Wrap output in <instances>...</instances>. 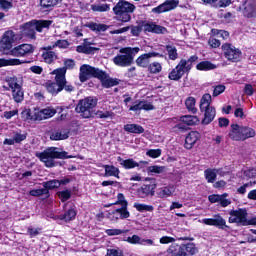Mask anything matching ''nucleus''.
Masks as SVG:
<instances>
[{
	"instance_id": "nucleus-1",
	"label": "nucleus",
	"mask_w": 256,
	"mask_h": 256,
	"mask_svg": "<svg viewBox=\"0 0 256 256\" xmlns=\"http://www.w3.org/2000/svg\"><path fill=\"white\" fill-rule=\"evenodd\" d=\"M58 149L57 147H50L43 152H37L36 157L48 168L56 167L55 159H73V156L68 155L65 151L59 152Z\"/></svg>"
},
{
	"instance_id": "nucleus-2",
	"label": "nucleus",
	"mask_w": 256,
	"mask_h": 256,
	"mask_svg": "<svg viewBox=\"0 0 256 256\" xmlns=\"http://www.w3.org/2000/svg\"><path fill=\"white\" fill-rule=\"evenodd\" d=\"M139 51H141L139 47H127L120 49L121 54H118L113 58L114 65H117L118 67H131L135 56Z\"/></svg>"
},
{
	"instance_id": "nucleus-3",
	"label": "nucleus",
	"mask_w": 256,
	"mask_h": 256,
	"mask_svg": "<svg viewBox=\"0 0 256 256\" xmlns=\"http://www.w3.org/2000/svg\"><path fill=\"white\" fill-rule=\"evenodd\" d=\"M53 21L51 20H32L23 25V35L29 39H35V31L42 33L44 29H49Z\"/></svg>"
},
{
	"instance_id": "nucleus-4",
	"label": "nucleus",
	"mask_w": 256,
	"mask_h": 256,
	"mask_svg": "<svg viewBox=\"0 0 256 256\" xmlns=\"http://www.w3.org/2000/svg\"><path fill=\"white\" fill-rule=\"evenodd\" d=\"M116 20L122 23H129L131 21V13L135 11V5L125 0H119V2L113 7Z\"/></svg>"
},
{
	"instance_id": "nucleus-5",
	"label": "nucleus",
	"mask_w": 256,
	"mask_h": 256,
	"mask_svg": "<svg viewBox=\"0 0 256 256\" xmlns=\"http://www.w3.org/2000/svg\"><path fill=\"white\" fill-rule=\"evenodd\" d=\"M54 75L56 82L46 83L48 93H51V95H57L58 93H61L63 89L66 93H73V91H75V86L69 84L67 82V78H63V76H59V74Z\"/></svg>"
},
{
	"instance_id": "nucleus-6",
	"label": "nucleus",
	"mask_w": 256,
	"mask_h": 256,
	"mask_svg": "<svg viewBox=\"0 0 256 256\" xmlns=\"http://www.w3.org/2000/svg\"><path fill=\"white\" fill-rule=\"evenodd\" d=\"M211 101V94H204L200 100V111L204 113L202 125L213 123L215 115H217L215 107L211 106Z\"/></svg>"
},
{
	"instance_id": "nucleus-7",
	"label": "nucleus",
	"mask_w": 256,
	"mask_h": 256,
	"mask_svg": "<svg viewBox=\"0 0 256 256\" xmlns=\"http://www.w3.org/2000/svg\"><path fill=\"white\" fill-rule=\"evenodd\" d=\"M229 137L232 139V141H247V139L255 137V130H253L251 127L231 124Z\"/></svg>"
},
{
	"instance_id": "nucleus-8",
	"label": "nucleus",
	"mask_w": 256,
	"mask_h": 256,
	"mask_svg": "<svg viewBox=\"0 0 256 256\" xmlns=\"http://www.w3.org/2000/svg\"><path fill=\"white\" fill-rule=\"evenodd\" d=\"M97 107V98L86 97L79 100L75 111L79 113L84 119L93 117V109Z\"/></svg>"
},
{
	"instance_id": "nucleus-9",
	"label": "nucleus",
	"mask_w": 256,
	"mask_h": 256,
	"mask_svg": "<svg viewBox=\"0 0 256 256\" xmlns=\"http://www.w3.org/2000/svg\"><path fill=\"white\" fill-rule=\"evenodd\" d=\"M56 113L57 110H55V108L47 107L42 110H26L22 112V115L26 121H43V119H51V117H53Z\"/></svg>"
},
{
	"instance_id": "nucleus-10",
	"label": "nucleus",
	"mask_w": 256,
	"mask_h": 256,
	"mask_svg": "<svg viewBox=\"0 0 256 256\" xmlns=\"http://www.w3.org/2000/svg\"><path fill=\"white\" fill-rule=\"evenodd\" d=\"M104 75L105 74H103V71L99 68L83 64L80 67L79 80L81 81V83H85V81H88L90 77H95L96 79H103Z\"/></svg>"
},
{
	"instance_id": "nucleus-11",
	"label": "nucleus",
	"mask_w": 256,
	"mask_h": 256,
	"mask_svg": "<svg viewBox=\"0 0 256 256\" xmlns=\"http://www.w3.org/2000/svg\"><path fill=\"white\" fill-rule=\"evenodd\" d=\"M16 39L15 32L12 30L6 31L0 40V53H3V55H11L13 43H15Z\"/></svg>"
},
{
	"instance_id": "nucleus-12",
	"label": "nucleus",
	"mask_w": 256,
	"mask_h": 256,
	"mask_svg": "<svg viewBox=\"0 0 256 256\" xmlns=\"http://www.w3.org/2000/svg\"><path fill=\"white\" fill-rule=\"evenodd\" d=\"M230 217L228 218L229 223H236L237 225L247 226L249 220H247V209L239 208L237 210L229 211Z\"/></svg>"
},
{
	"instance_id": "nucleus-13",
	"label": "nucleus",
	"mask_w": 256,
	"mask_h": 256,
	"mask_svg": "<svg viewBox=\"0 0 256 256\" xmlns=\"http://www.w3.org/2000/svg\"><path fill=\"white\" fill-rule=\"evenodd\" d=\"M222 51L224 53V57L228 61H231L232 63H237L241 61V50H239L232 44H229V43L223 44Z\"/></svg>"
},
{
	"instance_id": "nucleus-14",
	"label": "nucleus",
	"mask_w": 256,
	"mask_h": 256,
	"mask_svg": "<svg viewBox=\"0 0 256 256\" xmlns=\"http://www.w3.org/2000/svg\"><path fill=\"white\" fill-rule=\"evenodd\" d=\"M187 62H185V59H182L178 65L169 73V79L171 81H179L181 77H183L186 73H189L191 71L190 66H186Z\"/></svg>"
},
{
	"instance_id": "nucleus-15",
	"label": "nucleus",
	"mask_w": 256,
	"mask_h": 256,
	"mask_svg": "<svg viewBox=\"0 0 256 256\" xmlns=\"http://www.w3.org/2000/svg\"><path fill=\"white\" fill-rule=\"evenodd\" d=\"M35 51V47L31 44H22L14 47L11 50V54L13 57H25V55H31Z\"/></svg>"
},
{
	"instance_id": "nucleus-16",
	"label": "nucleus",
	"mask_w": 256,
	"mask_h": 256,
	"mask_svg": "<svg viewBox=\"0 0 256 256\" xmlns=\"http://www.w3.org/2000/svg\"><path fill=\"white\" fill-rule=\"evenodd\" d=\"M179 5V0H166L164 3L160 4L158 7L152 9V13L161 14L167 13V11H173Z\"/></svg>"
},
{
	"instance_id": "nucleus-17",
	"label": "nucleus",
	"mask_w": 256,
	"mask_h": 256,
	"mask_svg": "<svg viewBox=\"0 0 256 256\" xmlns=\"http://www.w3.org/2000/svg\"><path fill=\"white\" fill-rule=\"evenodd\" d=\"M153 57H164V55L158 52H149L142 54L136 59V65L145 69L149 67V63H151V58Z\"/></svg>"
},
{
	"instance_id": "nucleus-18",
	"label": "nucleus",
	"mask_w": 256,
	"mask_h": 256,
	"mask_svg": "<svg viewBox=\"0 0 256 256\" xmlns=\"http://www.w3.org/2000/svg\"><path fill=\"white\" fill-rule=\"evenodd\" d=\"M227 197H229L227 193L221 195L212 194L208 196V200L210 203H218L220 207H229V205H231V199H227Z\"/></svg>"
},
{
	"instance_id": "nucleus-19",
	"label": "nucleus",
	"mask_w": 256,
	"mask_h": 256,
	"mask_svg": "<svg viewBox=\"0 0 256 256\" xmlns=\"http://www.w3.org/2000/svg\"><path fill=\"white\" fill-rule=\"evenodd\" d=\"M117 161L120 162V165L124 169H135V167H143L142 165H149V162L147 161L136 162L133 158L123 160L121 156L117 158Z\"/></svg>"
},
{
	"instance_id": "nucleus-20",
	"label": "nucleus",
	"mask_w": 256,
	"mask_h": 256,
	"mask_svg": "<svg viewBox=\"0 0 256 256\" xmlns=\"http://www.w3.org/2000/svg\"><path fill=\"white\" fill-rule=\"evenodd\" d=\"M153 111L155 107L153 104L147 102V101H140L137 100L136 102L133 103L132 106L129 107V111H134V113H139V111Z\"/></svg>"
},
{
	"instance_id": "nucleus-21",
	"label": "nucleus",
	"mask_w": 256,
	"mask_h": 256,
	"mask_svg": "<svg viewBox=\"0 0 256 256\" xmlns=\"http://www.w3.org/2000/svg\"><path fill=\"white\" fill-rule=\"evenodd\" d=\"M74 67H75V60L66 59L64 60V67L53 70L51 72V75H58L66 79L65 75H67V69H73Z\"/></svg>"
},
{
	"instance_id": "nucleus-22",
	"label": "nucleus",
	"mask_w": 256,
	"mask_h": 256,
	"mask_svg": "<svg viewBox=\"0 0 256 256\" xmlns=\"http://www.w3.org/2000/svg\"><path fill=\"white\" fill-rule=\"evenodd\" d=\"M157 185L155 183L144 184L140 189H138V196L141 199H145V197H149V195H155V189Z\"/></svg>"
},
{
	"instance_id": "nucleus-23",
	"label": "nucleus",
	"mask_w": 256,
	"mask_h": 256,
	"mask_svg": "<svg viewBox=\"0 0 256 256\" xmlns=\"http://www.w3.org/2000/svg\"><path fill=\"white\" fill-rule=\"evenodd\" d=\"M130 214L125 208H118L108 214L110 221H119V219H129Z\"/></svg>"
},
{
	"instance_id": "nucleus-24",
	"label": "nucleus",
	"mask_w": 256,
	"mask_h": 256,
	"mask_svg": "<svg viewBox=\"0 0 256 256\" xmlns=\"http://www.w3.org/2000/svg\"><path fill=\"white\" fill-rule=\"evenodd\" d=\"M167 253L170 256H187V252H185V244H172L168 248Z\"/></svg>"
},
{
	"instance_id": "nucleus-25",
	"label": "nucleus",
	"mask_w": 256,
	"mask_h": 256,
	"mask_svg": "<svg viewBox=\"0 0 256 256\" xmlns=\"http://www.w3.org/2000/svg\"><path fill=\"white\" fill-rule=\"evenodd\" d=\"M51 141H65L69 139V130L67 129H58L54 130L50 134Z\"/></svg>"
},
{
	"instance_id": "nucleus-26",
	"label": "nucleus",
	"mask_w": 256,
	"mask_h": 256,
	"mask_svg": "<svg viewBox=\"0 0 256 256\" xmlns=\"http://www.w3.org/2000/svg\"><path fill=\"white\" fill-rule=\"evenodd\" d=\"M200 134L197 131L190 132L185 139L184 147L186 149H193V145L199 141Z\"/></svg>"
},
{
	"instance_id": "nucleus-27",
	"label": "nucleus",
	"mask_w": 256,
	"mask_h": 256,
	"mask_svg": "<svg viewBox=\"0 0 256 256\" xmlns=\"http://www.w3.org/2000/svg\"><path fill=\"white\" fill-rule=\"evenodd\" d=\"M103 77L98 78L101 82L103 87L109 89V87H115V85H119V81L117 79L109 78L107 73L103 72Z\"/></svg>"
},
{
	"instance_id": "nucleus-28",
	"label": "nucleus",
	"mask_w": 256,
	"mask_h": 256,
	"mask_svg": "<svg viewBox=\"0 0 256 256\" xmlns=\"http://www.w3.org/2000/svg\"><path fill=\"white\" fill-rule=\"evenodd\" d=\"M124 131H127V133H135L137 135L145 133V129L139 124H126L124 125Z\"/></svg>"
},
{
	"instance_id": "nucleus-29",
	"label": "nucleus",
	"mask_w": 256,
	"mask_h": 256,
	"mask_svg": "<svg viewBox=\"0 0 256 256\" xmlns=\"http://www.w3.org/2000/svg\"><path fill=\"white\" fill-rule=\"evenodd\" d=\"M23 63H27V61H22L17 58H11V59L1 58L0 59V67L23 65Z\"/></svg>"
},
{
	"instance_id": "nucleus-30",
	"label": "nucleus",
	"mask_w": 256,
	"mask_h": 256,
	"mask_svg": "<svg viewBox=\"0 0 256 256\" xmlns=\"http://www.w3.org/2000/svg\"><path fill=\"white\" fill-rule=\"evenodd\" d=\"M42 59L44 60L45 63H47L48 65H51L55 63V61H57L58 59L57 53L53 51H45L42 53Z\"/></svg>"
},
{
	"instance_id": "nucleus-31",
	"label": "nucleus",
	"mask_w": 256,
	"mask_h": 256,
	"mask_svg": "<svg viewBox=\"0 0 256 256\" xmlns=\"http://www.w3.org/2000/svg\"><path fill=\"white\" fill-rule=\"evenodd\" d=\"M103 168L105 169V177H117L119 179V168L113 165H104Z\"/></svg>"
},
{
	"instance_id": "nucleus-32",
	"label": "nucleus",
	"mask_w": 256,
	"mask_h": 256,
	"mask_svg": "<svg viewBox=\"0 0 256 256\" xmlns=\"http://www.w3.org/2000/svg\"><path fill=\"white\" fill-rule=\"evenodd\" d=\"M221 170L208 168L204 171L205 179L208 183H215L217 179V173Z\"/></svg>"
},
{
	"instance_id": "nucleus-33",
	"label": "nucleus",
	"mask_w": 256,
	"mask_h": 256,
	"mask_svg": "<svg viewBox=\"0 0 256 256\" xmlns=\"http://www.w3.org/2000/svg\"><path fill=\"white\" fill-rule=\"evenodd\" d=\"M85 27H88L91 31H95L96 33L104 32L106 29H109V26L106 24H98L94 22H89L85 25Z\"/></svg>"
},
{
	"instance_id": "nucleus-34",
	"label": "nucleus",
	"mask_w": 256,
	"mask_h": 256,
	"mask_svg": "<svg viewBox=\"0 0 256 256\" xmlns=\"http://www.w3.org/2000/svg\"><path fill=\"white\" fill-rule=\"evenodd\" d=\"M29 195H31V197H43L44 196L45 199H49V190H47L45 188L34 189L29 192Z\"/></svg>"
},
{
	"instance_id": "nucleus-35",
	"label": "nucleus",
	"mask_w": 256,
	"mask_h": 256,
	"mask_svg": "<svg viewBox=\"0 0 256 256\" xmlns=\"http://www.w3.org/2000/svg\"><path fill=\"white\" fill-rule=\"evenodd\" d=\"M217 66L215 64L209 62V61H202L199 64H197L196 68L198 71H211L213 69H216Z\"/></svg>"
},
{
	"instance_id": "nucleus-36",
	"label": "nucleus",
	"mask_w": 256,
	"mask_h": 256,
	"mask_svg": "<svg viewBox=\"0 0 256 256\" xmlns=\"http://www.w3.org/2000/svg\"><path fill=\"white\" fill-rule=\"evenodd\" d=\"M214 227H218V229H229V226L227 225V221L219 215L214 217Z\"/></svg>"
},
{
	"instance_id": "nucleus-37",
	"label": "nucleus",
	"mask_w": 256,
	"mask_h": 256,
	"mask_svg": "<svg viewBox=\"0 0 256 256\" xmlns=\"http://www.w3.org/2000/svg\"><path fill=\"white\" fill-rule=\"evenodd\" d=\"M180 121H182V123H184V125H197L199 118H197V116H191V115H186V116H182L180 118Z\"/></svg>"
},
{
	"instance_id": "nucleus-38",
	"label": "nucleus",
	"mask_w": 256,
	"mask_h": 256,
	"mask_svg": "<svg viewBox=\"0 0 256 256\" xmlns=\"http://www.w3.org/2000/svg\"><path fill=\"white\" fill-rule=\"evenodd\" d=\"M91 9L94 12L98 13H105L111 9L109 4H103V3H98V4H92Z\"/></svg>"
},
{
	"instance_id": "nucleus-39",
	"label": "nucleus",
	"mask_w": 256,
	"mask_h": 256,
	"mask_svg": "<svg viewBox=\"0 0 256 256\" xmlns=\"http://www.w3.org/2000/svg\"><path fill=\"white\" fill-rule=\"evenodd\" d=\"M75 217H77V212L75 211V209H69L66 213L60 215L59 219H61V221H73V219H75Z\"/></svg>"
},
{
	"instance_id": "nucleus-40",
	"label": "nucleus",
	"mask_w": 256,
	"mask_h": 256,
	"mask_svg": "<svg viewBox=\"0 0 256 256\" xmlns=\"http://www.w3.org/2000/svg\"><path fill=\"white\" fill-rule=\"evenodd\" d=\"M42 185H43L44 189L49 191V190H53V189H59V187H61V182H59V180H50L47 182H43Z\"/></svg>"
},
{
	"instance_id": "nucleus-41",
	"label": "nucleus",
	"mask_w": 256,
	"mask_h": 256,
	"mask_svg": "<svg viewBox=\"0 0 256 256\" xmlns=\"http://www.w3.org/2000/svg\"><path fill=\"white\" fill-rule=\"evenodd\" d=\"M198 252H199V249L195 247V244L193 243L184 244V253H186V256L197 255Z\"/></svg>"
},
{
	"instance_id": "nucleus-42",
	"label": "nucleus",
	"mask_w": 256,
	"mask_h": 256,
	"mask_svg": "<svg viewBox=\"0 0 256 256\" xmlns=\"http://www.w3.org/2000/svg\"><path fill=\"white\" fill-rule=\"evenodd\" d=\"M12 97L16 103H21L23 101L25 94L23 93V88H16V90H12Z\"/></svg>"
},
{
	"instance_id": "nucleus-43",
	"label": "nucleus",
	"mask_w": 256,
	"mask_h": 256,
	"mask_svg": "<svg viewBox=\"0 0 256 256\" xmlns=\"http://www.w3.org/2000/svg\"><path fill=\"white\" fill-rule=\"evenodd\" d=\"M166 51L168 53V57L171 61H175L178 59L179 54L177 53V48L173 45H166Z\"/></svg>"
},
{
	"instance_id": "nucleus-44",
	"label": "nucleus",
	"mask_w": 256,
	"mask_h": 256,
	"mask_svg": "<svg viewBox=\"0 0 256 256\" xmlns=\"http://www.w3.org/2000/svg\"><path fill=\"white\" fill-rule=\"evenodd\" d=\"M98 49L91 46L80 45L77 46L76 51L77 53H84L85 55H91L93 52L97 51Z\"/></svg>"
},
{
	"instance_id": "nucleus-45",
	"label": "nucleus",
	"mask_w": 256,
	"mask_h": 256,
	"mask_svg": "<svg viewBox=\"0 0 256 256\" xmlns=\"http://www.w3.org/2000/svg\"><path fill=\"white\" fill-rule=\"evenodd\" d=\"M112 204L107 205L106 207H111ZM113 205H121V209H127L128 202L125 200V195L123 193H119L117 195V201L113 203Z\"/></svg>"
},
{
	"instance_id": "nucleus-46",
	"label": "nucleus",
	"mask_w": 256,
	"mask_h": 256,
	"mask_svg": "<svg viewBox=\"0 0 256 256\" xmlns=\"http://www.w3.org/2000/svg\"><path fill=\"white\" fill-rule=\"evenodd\" d=\"M6 83L8 84L9 88L12 91H15L16 89L21 88V86L19 85V80L17 79V77H8V78H6Z\"/></svg>"
},
{
	"instance_id": "nucleus-47",
	"label": "nucleus",
	"mask_w": 256,
	"mask_h": 256,
	"mask_svg": "<svg viewBox=\"0 0 256 256\" xmlns=\"http://www.w3.org/2000/svg\"><path fill=\"white\" fill-rule=\"evenodd\" d=\"M175 193V188L173 186L164 187L160 192L159 195L163 199L165 197H171Z\"/></svg>"
},
{
	"instance_id": "nucleus-48",
	"label": "nucleus",
	"mask_w": 256,
	"mask_h": 256,
	"mask_svg": "<svg viewBox=\"0 0 256 256\" xmlns=\"http://www.w3.org/2000/svg\"><path fill=\"white\" fill-rule=\"evenodd\" d=\"M185 105L190 113H197V108H195V98L189 97L186 100Z\"/></svg>"
},
{
	"instance_id": "nucleus-49",
	"label": "nucleus",
	"mask_w": 256,
	"mask_h": 256,
	"mask_svg": "<svg viewBox=\"0 0 256 256\" xmlns=\"http://www.w3.org/2000/svg\"><path fill=\"white\" fill-rule=\"evenodd\" d=\"M115 113L111 111H97L96 116L98 119H113Z\"/></svg>"
},
{
	"instance_id": "nucleus-50",
	"label": "nucleus",
	"mask_w": 256,
	"mask_h": 256,
	"mask_svg": "<svg viewBox=\"0 0 256 256\" xmlns=\"http://www.w3.org/2000/svg\"><path fill=\"white\" fill-rule=\"evenodd\" d=\"M59 3V0H40L41 7L44 9H51V7H55Z\"/></svg>"
},
{
	"instance_id": "nucleus-51",
	"label": "nucleus",
	"mask_w": 256,
	"mask_h": 256,
	"mask_svg": "<svg viewBox=\"0 0 256 256\" xmlns=\"http://www.w3.org/2000/svg\"><path fill=\"white\" fill-rule=\"evenodd\" d=\"M161 69H162L161 63L159 62H153L148 65V70L150 71V73H154V74L161 73Z\"/></svg>"
},
{
	"instance_id": "nucleus-52",
	"label": "nucleus",
	"mask_w": 256,
	"mask_h": 256,
	"mask_svg": "<svg viewBox=\"0 0 256 256\" xmlns=\"http://www.w3.org/2000/svg\"><path fill=\"white\" fill-rule=\"evenodd\" d=\"M135 209H137V211H139L140 213H143V211H153V206L152 205H147V204H139V203H135L134 204Z\"/></svg>"
},
{
	"instance_id": "nucleus-53",
	"label": "nucleus",
	"mask_w": 256,
	"mask_h": 256,
	"mask_svg": "<svg viewBox=\"0 0 256 256\" xmlns=\"http://www.w3.org/2000/svg\"><path fill=\"white\" fill-rule=\"evenodd\" d=\"M58 197L61 199L62 203H65V201H69L71 199V190H64L58 192Z\"/></svg>"
},
{
	"instance_id": "nucleus-54",
	"label": "nucleus",
	"mask_w": 256,
	"mask_h": 256,
	"mask_svg": "<svg viewBox=\"0 0 256 256\" xmlns=\"http://www.w3.org/2000/svg\"><path fill=\"white\" fill-rule=\"evenodd\" d=\"M127 243H131V245H143V239L138 235H133L132 237H128L126 239Z\"/></svg>"
},
{
	"instance_id": "nucleus-55",
	"label": "nucleus",
	"mask_w": 256,
	"mask_h": 256,
	"mask_svg": "<svg viewBox=\"0 0 256 256\" xmlns=\"http://www.w3.org/2000/svg\"><path fill=\"white\" fill-rule=\"evenodd\" d=\"M123 233H129V230H121V229H107L106 234L110 237L115 235H123Z\"/></svg>"
},
{
	"instance_id": "nucleus-56",
	"label": "nucleus",
	"mask_w": 256,
	"mask_h": 256,
	"mask_svg": "<svg viewBox=\"0 0 256 256\" xmlns=\"http://www.w3.org/2000/svg\"><path fill=\"white\" fill-rule=\"evenodd\" d=\"M255 9V4H247L244 8V16L245 17H248V18H251L253 17V11Z\"/></svg>"
},
{
	"instance_id": "nucleus-57",
	"label": "nucleus",
	"mask_w": 256,
	"mask_h": 256,
	"mask_svg": "<svg viewBox=\"0 0 256 256\" xmlns=\"http://www.w3.org/2000/svg\"><path fill=\"white\" fill-rule=\"evenodd\" d=\"M146 155L152 159H157V157H161V149H150L146 152Z\"/></svg>"
},
{
	"instance_id": "nucleus-58",
	"label": "nucleus",
	"mask_w": 256,
	"mask_h": 256,
	"mask_svg": "<svg viewBox=\"0 0 256 256\" xmlns=\"http://www.w3.org/2000/svg\"><path fill=\"white\" fill-rule=\"evenodd\" d=\"M148 172L149 173H165V166H150L148 167Z\"/></svg>"
},
{
	"instance_id": "nucleus-59",
	"label": "nucleus",
	"mask_w": 256,
	"mask_h": 256,
	"mask_svg": "<svg viewBox=\"0 0 256 256\" xmlns=\"http://www.w3.org/2000/svg\"><path fill=\"white\" fill-rule=\"evenodd\" d=\"M69 41L67 40H58L54 43V47H59V49H69Z\"/></svg>"
},
{
	"instance_id": "nucleus-60",
	"label": "nucleus",
	"mask_w": 256,
	"mask_h": 256,
	"mask_svg": "<svg viewBox=\"0 0 256 256\" xmlns=\"http://www.w3.org/2000/svg\"><path fill=\"white\" fill-rule=\"evenodd\" d=\"M255 181L252 182H248L246 184H244L243 186H241L240 188L237 189V193H240V195H245L246 191H247V187H253V185H255Z\"/></svg>"
},
{
	"instance_id": "nucleus-61",
	"label": "nucleus",
	"mask_w": 256,
	"mask_h": 256,
	"mask_svg": "<svg viewBox=\"0 0 256 256\" xmlns=\"http://www.w3.org/2000/svg\"><path fill=\"white\" fill-rule=\"evenodd\" d=\"M225 91V85H217L213 90V97H219Z\"/></svg>"
},
{
	"instance_id": "nucleus-62",
	"label": "nucleus",
	"mask_w": 256,
	"mask_h": 256,
	"mask_svg": "<svg viewBox=\"0 0 256 256\" xmlns=\"http://www.w3.org/2000/svg\"><path fill=\"white\" fill-rule=\"evenodd\" d=\"M105 256H123V251L117 249H108Z\"/></svg>"
},
{
	"instance_id": "nucleus-63",
	"label": "nucleus",
	"mask_w": 256,
	"mask_h": 256,
	"mask_svg": "<svg viewBox=\"0 0 256 256\" xmlns=\"http://www.w3.org/2000/svg\"><path fill=\"white\" fill-rule=\"evenodd\" d=\"M25 139H27V134L16 133L14 135L15 143H21L22 141H25Z\"/></svg>"
},
{
	"instance_id": "nucleus-64",
	"label": "nucleus",
	"mask_w": 256,
	"mask_h": 256,
	"mask_svg": "<svg viewBox=\"0 0 256 256\" xmlns=\"http://www.w3.org/2000/svg\"><path fill=\"white\" fill-rule=\"evenodd\" d=\"M167 32V28L154 24L153 32L157 34H163Z\"/></svg>"
}]
</instances>
